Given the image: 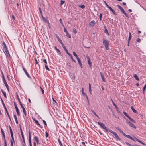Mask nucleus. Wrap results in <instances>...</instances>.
Segmentation results:
<instances>
[{
    "mask_svg": "<svg viewBox=\"0 0 146 146\" xmlns=\"http://www.w3.org/2000/svg\"><path fill=\"white\" fill-rule=\"evenodd\" d=\"M85 96H86V99H87V100L88 104H89V100L88 99V96L86 95Z\"/></svg>",
    "mask_w": 146,
    "mask_h": 146,
    "instance_id": "obj_54",
    "label": "nucleus"
},
{
    "mask_svg": "<svg viewBox=\"0 0 146 146\" xmlns=\"http://www.w3.org/2000/svg\"><path fill=\"white\" fill-rule=\"evenodd\" d=\"M117 6L118 8L121 10V11L122 13H123L124 11H125L122 8V7L120 6L119 5H117Z\"/></svg>",
    "mask_w": 146,
    "mask_h": 146,
    "instance_id": "obj_16",
    "label": "nucleus"
},
{
    "mask_svg": "<svg viewBox=\"0 0 146 146\" xmlns=\"http://www.w3.org/2000/svg\"><path fill=\"white\" fill-rule=\"evenodd\" d=\"M20 104L21 106V108L23 109V108H25L23 106V105L21 102H20Z\"/></svg>",
    "mask_w": 146,
    "mask_h": 146,
    "instance_id": "obj_55",
    "label": "nucleus"
},
{
    "mask_svg": "<svg viewBox=\"0 0 146 146\" xmlns=\"http://www.w3.org/2000/svg\"><path fill=\"white\" fill-rule=\"evenodd\" d=\"M97 123L98 124V125L101 126V127L104 129L106 132H109V129H108L105 126V125L104 123H102L100 122H98Z\"/></svg>",
    "mask_w": 146,
    "mask_h": 146,
    "instance_id": "obj_1",
    "label": "nucleus"
},
{
    "mask_svg": "<svg viewBox=\"0 0 146 146\" xmlns=\"http://www.w3.org/2000/svg\"><path fill=\"white\" fill-rule=\"evenodd\" d=\"M102 13L100 14L99 15V18L100 20H102Z\"/></svg>",
    "mask_w": 146,
    "mask_h": 146,
    "instance_id": "obj_52",
    "label": "nucleus"
},
{
    "mask_svg": "<svg viewBox=\"0 0 146 146\" xmlns=\"http://www.w3.org/2000/svg\"><path fill=\"white\" fill-rule=\"evenodd\" d=\"M104 32L108 35H109V33H108V30L106 29L105 30V31H104Z\"/></svg>",
    "mask_w": 146,
    "mask_h": 146,
    "instance_id": "obj_49",
    "label": "nucleus"
},
{
    "mask_svg": "<svg viewBox=\"0 0 146 146\" xmlns=\"http://www.w3.org/2000/svg\"><path fill=\"white\" fill-rule=\"evenodd\" d=\"M61 43V44L62 45V47H63V48H64V49L65 50V51L66 52H67V51H68L66 48V47L65 46H64V45L63 44L62 42Z\"/></svg>",
    "mask_w": 146,
    "mask_h": 146,
    "instance_id": "obj_21",
    "label": "nucleus"
},
{
    "mask_svg": "<svg viewBox=\"0 0 146 146\" xmlns=\"http://www.w3.org/2000/svg\"><path fill=\"white\" fill-rule=\"evenodd\" d=\"M1 98V102H2V104H3V105L4 107V108L5 109V111H6V113H7V115L9 117V118L10 120L11 121V118H10V117L9 115V113L7 111V109L6 107V106L4 104V102L3 101V100L2 98L1 97L0 98Z\"/></svg>",
    "mask_w": 146,
    "mask_h": 146,
    "instance_id": "obj_4",
    "label": "nucleus"
},
{
    "mask_svg": "<svg viewBox=\"0 0 146 146\" xmlns=\"http://www.w3.org/2000/svg\"><path fill=\"white\" fill-rule=\"evenodd\" d=\"M100 75L101 76L102 81L103 82H105V79L104 78V76L102 72H100Z\"/></svg>",
    "mask_w": 146,
    "mask_h": 146,
    "instance_id": "obj_14",
    "label": "nucleus"
},
{
    "mask_svg": "<svg viewBox=\"0 0 146 146\" xmlns=\"http://www.w3.org/2000/svg\"><path fill=\"white\" fill-rule=\"evenodd\" d=\"M63 27L64 28V32H66V33H67L68 32L67 31V30H66V28H65V27H64H64Z\"/></svg>",
    "mask_w": 146,
    "mask_h": 146,
    "instance_id": "obj_50",
    "label": "nucleus"
},
{
    "mask_svg": "<svg viewBox=\"0 0 146 146\" xmlns=\"http://www.w3.org/2000/svg\"><path fill=\"white\" fill-rule=\"evenodd\" d=\"M109 9L115 15H116V13L115 11L114 10V9H113L112 8H111V7H110L109 8Z\"/></svg>",
    "mask_w": 146,
    "mask_h": 146,
    "instance_id": "obj_17",
    "label": "nucleus"
},
{
    "mask_svg": "<svg viewBox=\"0 0 146 146\" xmlns=\"http://www.w3.org/2000/svg\"><path fill=\"white\" fill-rule=\"evenodd\" d=\"M17 114L18 116L20 115V113L19 110L16 111Z\"/></svg>",
    "mask_w": 146,
    "mask_h": 146,
    "instance_id": "obj_51",
    "label": "nucleus"
},
{
    "mask_svg": "<svg viewBox=\"0 0 146 146\" xmlns=\"http://www.w3.org/2000/svg\"><path fill=\"white\" fill-rule=\"evenodd\" d=\"M126 137H127V138H128L130 139H131V140L135 141L134 140V139H133V138H132L131 136H130V135H127Z\"/></svg>",
    "mask_w": 146,
    "mask_h": 146,
    "instance_id": "obj_18",
    "label": "nucleus"
},
{
    "mask_svg": "<svg viewBox=\"0 0 146 146\" xmlns=\"http://www.w3.org/2000/svg\"><path fill=\"white\" fill-rule=\"evenodd\" d=\"M89 92L90 93H91V84L90 83H89Z\"/></svg>",
    "mask_w": 146,
    "mask_h": 146,
    "instance_id": "obj_33",
    "label": "nucleus"
},
{
    "mask_svg": "<svg viewBox=\"0 0 146 146\" xmlns=\"http://www.w3.org/2000/svg\"><path fill=\"white\" fill-rule=\"evenodd\" d=\"M34 139L36 142L37 144H38L39 142L38 139L37 137L35 136L34 137Z\"/></svg>",
    "mask_w": 146,
    "mask_h": 146,
    "instance_id": "obj_11",
    "label": "nucleus"
},
{
    "mask_svg": "<svg viewBox=\"0 0 146 146\" xmlns=\"http://www.w3.org/2000/svg\"><path fill=\"white\" fill-rule=\"evenodd\" d=\"M133 77L136 80L138 81L139 80V78L138 77L137 75L136 74H134Z\"/></svg>",
    "mask_w": 146,
    "mask_h": 146,
    "instance_id": "obj_24",
    "label": "nucleus"
},
{
    "mask_svg": "<svg viewBox=\"0 0 146 146\" xmlns=\"http://www.w3.org/2000/svg\"><path fill=\"white\" fill-rule=\"evenodd\" d=\"M55 35L57 38L58 41H59V42L61 43L62 42V41L60 39V38L59 37V36L57 35V34H55Z\"/></svg>",
    "mask_w": 146,
    "mask_h": 146,
    "instance_id": "obj_15",
    "label": "nucleus"
},
{
    "mask_svg": "<svg viewBox=\"0 0 146 146\" xmlns=\"http://www.w3.org/2000/svg\"><path fill=\"white\" fill-rule=\"evenodd\" d=\"M123 114L125 115L126 117H128V116H129L127 114V113L125 112V111H123Z\"/></svg>",
    "mask_w": 146,
    "mask_h": 146,
    "instance_id": "obj_42",
    "label": "nucleus"
},
{
    "mask_svg": "<svg viewBox=\"0 0 146 146\" xmlns=\"http://www.w3.org/2000/svg\"><path fill=\"white\" fill-rule=\"evenodd\" d=\"M43 61L44 62V63L46 64H47V62L46 60V59H44L43 60Z\"/></svg>",
    "mask_w": 146,
    "mask_h": 146,
    "instance_id": "obj_57",
    "label": "nucleus"
},
{
    "mask_svg": "<svg viewBox=\"0 0 146 146\" xmlns=\"http://www.w3.org/2000/svg\"><path fill=\"white\" fill-rule=\"evenodd\" d=\"M43 121V123H44V124L46 125H47V124H46V121H45L44 120H42Z\"/></svg>",
    "mask_w": 146,
    "mask_h": 146,
    "instance_id": "obj_63",
    "label": "nucleus"
},
{
    "mask_svg": "<svg viewBox=\"0 0 146 146\" xmlns=\"http://www.w3.org/2000/svg\"><path fill=\"white\" fill-rule=\"evenodd\" d=\"M23 113L26 116V112L25 108H23Z\"/></svg>",
    "mask_w": 146,
    "mask_h": 146,
    "instance_id": "obj_32",
    "label": "nucleus"
},
{
    "mask_svg": "<svg viewBox=\"0 0 146 146\" xmlns=\"http://www.w3.org/2000/svg\"><path fill=\"white\" fill-rule=\"evenodd\" d=\"M67 53V54H68L70 57L71 58V59L74 62H76V61L75 60H74L73 58V56H72V55L71 54H70V53H69L68 51H67V52H66Z\"/></svg>",
    "mask_w": 146,
    "mask_h": 146,
    "instance_id": "obj_8",
    "label": "nucleus"
},
{
    "mask_svg": "<svg viewBox=\"0 0 146 146\" xmlns=\"http://www.w3.org/2000/svg\"><path fill=\"white\" fill-rule=\"evenodd\" d=\"M39 11H40V13L41 14V15H42V12L41 11V9L40 7L39 8Z\"/></svg>",
    "mask_w": 146,
    "mask_h": 146,
    "instance_id": "obj_60",
    "label": "nucleus"
},
{
    "mask_svg": "<svg viewBox=\"0 0 146 146\" xmlns=\"http://www.w3.org/2000/svg\"><path fill=\"white\" fill-rule=\"evenodd\" d=\"M82 94H83V95L84 96H86V94H85V93H84V88H82Z\"/></svg>",
    "mask_w": 146,
    "mask_h": 146,
    "instance_id": "obj_34",
    "label": "nucleus"
},
{
    "mask_svg": "<svg viewBox=\"0 0 146 146\" xmlns=\"http://www.w3.org/2000/svg\"><path fill=\"white\" fill-rule=\"evenodd\" d=\"M87 59H88V64H89L90 66V67L92 66V63L90 62V58L89 57H87Z\"/></svg>",
    "mask_w": 146,
    "mask_h": 146,
    "instance_id": "obj_9",
    "label": "nucleus"
},
{
    "mask_svg": "<svg viewBox=\"0 0 146 146\" xmlns=\"http://www.w3.org/2000/svg\"><path fill=\"white\" fill-rule=\"evenodd\" d=\"M20 131H21V135L22 136L24 135L23 134V132L22 131V129H21V127H20Z\"/></svg>",
    "mask_w": 146,
    "mask_h": 146,
    "instance_id": "obj_45",
    "label": "nucleus"
},
{
    "mask_svg": "<svg viewBox=\"0 0 146 146\" xmlns=\"http://www.w3.org/2000/svg\"><path fill=\"white\" fill-rule=\"evenodd\" d=\"M125 16L127 17V18H129V16L128 15L125 13V11H124L123 13Z\"/></svg>",
    "mask_w": 146,
    "mask_h": 146,
    "instance_id": "obj_44",
    "label": "nucleus"
},
{
    "mask_svg": "<svg viewBox=\"0 0 146 146\" xmlns=\"http://www.w3.org/2000/svg\"><path fill=\"white\" fill-rule=\"evenodd\" d=\"M111 99L112 101V102L113 103V105L115 106V107L117 109L118 108L117 106H116V105L114 103L112 99L111 98Z\"/></svg>",
    "mask_w": 146,
    "mask_h": 146,
    "instance_id": "obj_29",
    "label": "nucleus"
},
{
    "mask_svg": "<svg viewBox=\"0 0 146 146\" xmlns=\"http://www.w3.org/2000/svg\"><path fill=\"white\" fill-rule=\"evenodd\" d=\"M73 33H75V34H76L77 33V31H76V29H73Z\"/></svg>",
    "mask_w": 146,
    "mask_h": 146,
    "instance_id": "obj_43",
    "label": "nucleus"
},
{
    "mask_svg": "<svg viewBox=\"0 0 146 146\" xmlns=\"http://www.w3.org/2000/svg\"><path fill=\"white\" fill-rule=\"evenodd\" d=\"M65 2V1L63 0H61V1L60 5H62Z\"/></svg>",
    "mask_w": 146,
    "mask_h": 146,
    "instance_id": "obj_48",
    "label": "nucleus"
},
{
    "mask_svg": "<svg viewBox=\"0 0 146 146\" xmlns=\"http://www.w3.org/2000/svg\"><path fill=\"white\" fill-rule=\"evenodd\" d=\"M128 118L129 120L131 122H132L133 123H135V121L132 118H131V117H130L129 116H128V117H127Z\"/></svg>",
    "mask_w": 146,
    "mask_h": 146,
    "instance_id": "obj_27",
    "label": "nucleus"
},
{
    "mask_svg": "<svg viewBox=\"0 0 146 146\" xmlns=\"http://www.w3.org/2000/svg\"><path fill=\"white\" fill-rule=\"evenodd\" d=\"M95 23V22L94 20L92 21L90 23V25L91 27H93L94 26Z\"/></svg>",
    "mask_w": 146,
    "mask_h": 146,
    "instance_id": "obj_10",
    "label": "nucleus"
},
{
    "mask_svg": "<svg viewBox=\"0 0 146 146\" xmlns=\"http://www.w3.org/2000/svg\"><path fill=\"white\" fill-rule=\"evenodd\" d=\"M103 43L105 46V47L106 50H108L109 49V43L108 41L105 40V39H103Z\"/></svg>",
    "mask_w": 146,
    "mask_h": 146,
    "instance_id": "obj_2",
    "label": "nucleus"
},
{
    "mask_svg": "<svg viewBox=\"0 0 146 146\" xmlns=\"http://www.w3.org/2000/svg\"><path fill=\"white\" fill-rule=\"evenodd\" d=\"M43 20L45 22H48V20L47 19H46L44 17H43Z\"/></svg>",
    "mask_w": 146,
    "mask_h": 146,
    "instance_id": "obj_58",
    "label": "nucleus"
},
{
    "mask_svg": "<svg viewBox=\"0 0 146 146\" xmlns=\"http://www.w3.org/2000/svg\"><path fill=\"white\" fill-rule=\"evenodd\" d=\"M14 117L15 119V120H17V118L16 116L15 115H14Z\"/></svg>",
    "mask_w": 146,
    "mask_h": 146,
    "instance_id": "obj_62",
    "label": "nucleus"
},
{
    "mask_svg": "<svg viewBox=\"0 0 146 146\" xmlns=\"http://www.w3.org/2000/svg\"><path fill=\"white\" fill-rule=\"evenodd\" d=\"M92 112L93 113V114L95 116H97L98 118H99V117L98 116V115L96 114V113H95V112H94L93 110H92Z\"/></svg>",
    "mask_w": 146,
    "mask_h": 146,
    "instance_id": "obj_37",
    "label": "nucleus"
},
{
    "mask_svg": "<svg viewBox=\"0 0 146 146\" xmlns=\"http://www.w3.org/2000/svg\"><path fill=\"white\" fill-rule=\"evenodd\" d=\"M146 84L144 86L143 88V92H144V91L146 89Z\"/></svg>",
    "mask_w": 146,
    "mask_h": 146,
    "instance_id": "obj_46",
    "label": "nucleus"
},
{
    "mask_svg": "<svg viewBox=\"0 0 146 146\" xmlns=\"http://www.w3.org/2000/svg\"><path fill=\"white\" fill-rule=\"evenodd\" d=\"M35 122L41 128H42V127L41 126V125L39 123L38 121L37 120L35 121Z\"/></svg>",
    "mask_w": 146,
    "mask_h": 146,
    "instance_id": "obj_22",
    "label": "nucleus"
},
{
    "mask_svg": "<svg viewBox=\"0 0 146 146\" xmlns=\"http://www.w3.org/2000/svg\"><path fill=\"white\" fill-rule=\"evenodd\" d=\"M125 143L127 144V145H129V146H131V144H130V143H129L127 142H125Z\"/></svg>",
    "mask_w": 146,
    "mask_h": 146,
    "instance_id": "obj_61",
    "label": "nucleus"
},
{
    "mask_svg": "<svg viewBox=\"0 0 146 146\" xmlns=\"http://www.w3.org/2000/svg\"><path fill=\"white\" fill-rule=\"evenodd\" d=\"M24 71L25 72V73L26 74V75L28 77V78H31V77H30V76L29 75V74L28 73L27 71L25 69H24Z\"/></svg>",
    "mask_w": 146,
    "mask_h": 146,
    "instance_id": "obj_13",
    "label": "nucleus"
},
{
    "mask_svg": "<svg viewBox=\"0 0 146 146\" xmlns=\"http://www.w3.org/2000/svg\"><path fill=\"white\" fill-rule=\"evenodd\" d=\"M66 33V36H68V37L69 38H71V36L68 33V32H67V33Z\"/></svg>",
    "mask_w": 146,
    "mask_h": 146,
    "instance_id": "obj_41",
    "label": "nucleus"
},
{
    "mask_svg": "<svg viewBox=\"0 0 146 146\" xmlns=\"http://www.w3.org/2000/svg\"><path fill=\"white\" fill-rule=\"evenodd\" d=\"M76 59L77 60V61H78V62L79 65L81 66V68H82V63H81V61L80 58H79V57H78V58H77Z\"/></svg>",
    "mask_w": 146,
    "mask_h": 146,
    "instance_id": "obj_12",
    "label": "nucleus"
},
{
    "mask_svg": "<svg viewBox=\"0 0 146 146\" xmlns=\"http://www.w3.org/2000/svg\"><path fill=\"white\" fill-rule=\"evenodd\" d=\"M48 133L46 132H45V136H46V137H48Z\"/></svg>",
    "mask_w": 146,
    "mask_h": 146,
    "instance_id": "obj_59",
    "label": "nucleus"
},
{
    "mask_svg": "<svg viewBox=\"0 0 146 146\" xmlns=\"http://www.w3.org/2000/svg\"><path fill=\"white\" fill-rule=\"evenodd\" d=\"M127 123L130 126H131V127H132L133 128L135 129L136 128V127L132 123H131L130 122L128 121H127Z\"/></svg>",
    "mask_w": 146,
    "mask_h": 146,
    "instance_id": "obj_5",
    "label": "nucleus"
},
{
    "mask_svg": "<svg viewBox=\"0 0 146 146\" xmlns=\"http://www.w3.org/2000/svg\"><path fill=\"white\" fill-rule=\"evenodd\" d=\"M129 36L128 41H129V42L130 40L131 39V33L130 32H129Z\"/></svg>",
    "mask_w": 146,
    "mask_h": 146,
    "instance_id": "obj_25",
    "label": "nucleus"
},
{
    "mask_svg": "<svg viewBox=\"0 0 146 146\" xmlns=\"http://www.w3.org/2000/svg\"><path fill=\"white\" fill-rule=\"evenodd\" d=\"M1 91L2 92L3 94V95L5 98H7V96L6 95V93L5 92H4L2 89H1Z\"/></svg>",
    "mask_w": 146,
    "mask_h": 146,
    "instance_id": "obj_23",
    "label": "nucleus"
},
{
    "mask_svg": "<svg viewBox=\"0 0 146 146\" xmlns=\"http://www.w3.org/2000/svg\"><path fill=\"white\" fill-rule=\"evenodd\" d=\"M131 108L133 111V112L135 113H137V111L134 109V108L133 106H131Z\"/></svg>",
    "mask_w": 146,
    "mask_h": 146,
    "instance_id": "obj_19",
    "label": "nucleus"
},
{
    "mask_svg": "<svg viewBox=\"0 0 146 146\" xmlns=\"http://www.w3.org/2000/svg\"><path fill=\"white\" fill-rule=\"evenodd\" d=\"M55 48L57 50L58 52L60 54H61V52H60V50L59 49H57L56 46L55 47Z\"/></svg>",
    "mask_w": 146,
    "mask_h": 146,
    "instance_id": "obj_35",
    "label": "nucleus"
},
{
    "mask_svg": "<svg viewBox=\"0 0 146 146\" xmlns=\"http://www.w3.org/2000/svg\"><path fill=\"white\" fill-rule=\"evenodd\" d=\"M29 141H31V135L30 131V130L29 131Z\"/></svg>",
    "mask_w": 146,
    "mask_h": 146,
    "instance_id": "obj_26",
    "label": "nucleus"
},
{
    "mask_svg": "<svg viewBox=\"0 0 146 146\" xmlns=\"http://www.w3.org/2000/svg\"><path fill=\"white\" fill-rule=\"evenodd\" d=\"M4 53L5 54L7 58H10V55L9 54L8 50L4 51Z\"/></svg>",
    "mask_w": 146,
    "mask_h": 146,
    "instance_id": "obj_6",
    "label": "nucleus"
},
{
    "mask_svg": "<svg viewBox=\"0 0 146 146\" xmlns=\"http://www.w3.org/2000/svg\"><path fill=\"white\" fill-rule=\"evenodd\" d=\"M3 49L4 50L3 51L7 50H8L7 47L6 46V44L4 42H3Z\"/></svg>",
    "mask_w": 146,
    "mask_h": 146,
    "instance_id": "obj_7",
    "label": "nucleus"
},
{
    "mask_svg": "<svg viewBox=\"0 0 146 146\" xmlns=\"http://www.w3.org/2000/svg\"><path fill=\"white\" fill-rule=\"evenodd\" d=\"M109 131L113 134L115 136V138L118 140L120 141L121 139L119 136L117 134V133L115 132L112 131V130L109 129Z\"/></svg>",
    "mask_w": 146,
    "mask_h": 146,
    "instance_id": "obj_3",
    "label": "nucleus"
},
{
    "mask_svg": "<svg viewBox=\"0 0 146 146\" xmlns=\"http://www.w3.org/2000/svg\"><path fill=\"white\" fill-rule=\"evenodd\" d=\"M22 138L23 139V142L24 143H25V141L24 137V135L22 136Z\"/></svg>",
    "mask_w": 146,
    "mask_h": 146,
    "instance_id": "obj_56",
    "label": "nucleus"
},
{
    "mask_svg": "<svg viewBox=\"0 0 146 146\" xmlns=\"http://www.w3.org/2000/svg\"><path fill=\"white\" fill-rule=\"evenodd\" d=\"M58 140L59 143V144L60 145V146H63V145H62V143L61 141H60V139H58Z\"/></svg>",
    "mask_w": 146,
    "mask_h": 146,
    "instance_id": "obj_38",
    "label": "nucleus"
},
{
    "mask_svg": "<svg viewBox=\"0 0 146 146\" xmlns=\"http://www.w3.org/2000/svg\"><path fill=\"white\" fill-rule=\"evenodd\" d=\"M45 68L46 70H48L49 71H50V69L48 67L47 65V64H45Z\"/></svg>",
    "mask_w": 146,
    "mask_h": 146,
    "instance_id": "obj_31",
    "label": "nucleus"
},
{
    "mask_svg": "<svg viewBox=\"0 0 146 146\" xmlns=\"http://www.w3.org/2000/svg\"><path fill=\"white\" fill-rule=\"evenodd\" d=\"M79 7L81 8H82V9H84L85 8V6L84 5H80L79 6Z\"/></svg>",
    "mask_w": 146,
    "mask_h": 146,
    "instance_id": "obj_47",
    "label": "nucleus"
},
{
    "mask_svg": "<svg viewBox=\"0 0 146 146\" xmlns=\"http://www.w3.org/2000/svg\"><path fill=\"white\" fill-rule=\"evenodd\" d=\"M4 83V85L5 86L6 88H7V90H8V91H9V88L8 86L7 82H5V83Z\"/></svg>",
    "mask_w": 146,
    "mask_h": 146,
    "instance_id": "obj_20",
    "label": "nucleus"
},
{
    "mask_svg": "<svg viewBox=\"0 0 146 146\" xmlns=\"http://www.w3.org/2000/svg\"><path fill=\"white\" fill-rule=\"evenodd\" d=\"M2 134V135L3 136V139H5V135L4 133H3Z\"/></svg>",
    "mask_w": 146,
    "mask_h": 146,
    "instance_id": "obj_64",
    "label": "nucleus"
},
{
    "mask_svg": "<svg viewBox=\"0 0 146 146\" xmlns=\"http://www.w3.org/2000/svg\"><path fill=\"white\" fill-rule=\"evenodd\" d=\"M73 53L74 55L76 57V58L79 57L75 52H73Z\"/></svg>",
    "mask_w": 146,
    "mask_h": 146,
    "instance_id": "obj_30",
    "label": "nucleus"
},
{
    "mask_svg": "<svg viewBox=\"0 0 146 146\" xmlns=\"http://www.w3.org/2000/svg\"><path fill=\"white\" fill-rule=\"evenodd\" d=\"M59 21H60V23L61 24L62 26L63 27H64V25H63V22H62V20L60 18V19Z\"/></svg>",
    "mask_w": 146,
    "mask_h": 146,
    "instance_id": "obj_36",
    "label": "nucleus"
},
{
    "mask_svg": "<svg viewBox=\"0 0 146 146\" xmlns=\"http://www.w3.org/2000/svg\"><path fill=\"white\" fill-rule=\"evenodd\" d=\"M2 77V79L3 80V82L4 83H5V82H6L4 76H3V77Z\"/></svg>",
    "mask_w": 146,
    "mask_h": 146,
    "instance_id": "obj_40",
    "label": "nucleus"
},
{
    "mask_svg": "<svg viewBox=\"0 0 146 146\" xmlns=\"http://www.w3.org/2000/svg\"><path fill=\"white\" fill-rule=\"evenodd\" d=\"M128 118L129 120L131 122H132L133 123H135V121L132 118H131V117H130L129 116H128V117H127Z\"/></svg>",
    "mask_w": 146,
    "mask_h": 146,
    "instance_id": "obj_28",
    "label": "nucleus"
},
{
    "mask_svg": "<svg viewBox=\"0 0 146 146\" xmlns=\"http://www.w3.org/2000/svg\"><path fill=\"white\" fill-rule=\"evenodd\" d=\"M104 2L107 7L109 8L110 7L108 5L107 3L105 1H104Z\"/></svg>",
    "mask_w": 146,
    "mask_h": 146,
    "instance_id": "obj_39",
    "label": "nucleus"
},
{
    "mask_svg": "<svg viewBox=\"0 0 146 146\" xmlns=\"http://www.w3.org/2000/svg\"><path fill=\"white\" fill-rule=\"evenodd\" d=\"M9 127L10 133H13V131H12V129H11V126L10 125H9Z\"/></svg>",
    "mask_w": 146,
    "mask_h": 146,
    "instance_id": "obj_53",
    "label": "nucleus"
}]
</instances>
